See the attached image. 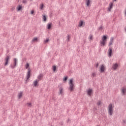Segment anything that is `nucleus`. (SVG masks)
Wrapping results in <instances>:
<instances>
[{
  "mask_svg": "<svg viewBox=\"0 0 126 126\" xmlns=\"http://www.w3.org/2000/svg\"><path fill=\"white\" fill-rule=\"evenodd\" d=\"M107 111L109 116H113V114L114 113V106H113V104H112V103L109 104L108 105L107 107Z\"/></svg>",
  "mask_w": 126,
  "mask_h": 126,
  "instance_id": "1",
  "label": "nucleus"
},
{
  "mask_svg": "<svg viewBox=\"0 0 126 126\" xmlns=\"http://www.w3.org/2000/svg\"><path fill=\"white\" fill-rule=\"evenodd\" d=\"M68 84V90L69 91H70V92H72V91L74 90V83H73V80L72 79H70Z\"/></svg>",
  "mask_w": 126,
  "mask_h": 126,
  "instance_id": "2",
  "label": "nucleus"
},
{
  "mask_svg": "<svg viewBox=\"0 0 126 126\" xmlns=\"http://www.w3.org/2000/svg\"><path fill=\"white\" fill-rule=\"evenodd\" d=\"M99 42L101 47H104L105 45H106V43H107V36L106 35H103L101 37V40Z\"/></svg>",
  "mask_w": 126,
  "mask_h": 126,
  "instance_id": "3",
  "label": "nucleus"
},
{
  "mask_svg": "<svg viewBox=\"0 0 126 126\" xmlns=\"http://www.w3.org/2000/svg\"><path fill=\"white\" fill-rule=\"evenodd\" d=\"M17 63H18V60H17V59L14 58L13 63H11L10 65L11 68H12V69L15 68V67H16V65H17Z\"/></svg>",
  "mask_w": 126,
  "mask_h": 126,
  "instance_id": "4",
  "label": "nucleus"
},
{
  "mask_svg": "<svg viewBox=\"0 0 126 126\" xmlns=\"http://www.w3.org/2000/svg\"><path fill=\"white\" fill-rule=\"evenodd\" d=\"M105 70H106V67L104 64H102L100 67L99 72L103 73L105 72Z\"/></svg>",
  "mask_w": 126,
  "mask_h": 126,
  "instance_id": "5",
  "label": "nucleus"
},
{
  "mask_svg": "<svg viewBox=\"0 0 126 126\" xmlns=\"http://www.w3.org/2000/svg\"><path fill=\"white\" fill-rule=\"evenodd\" d=\"M119 67V64L118 63H115L112 64V68L114 70H116Z\"/></svg>",
  "mask_w": 126,
  "mask_h": 126,
  "instance_id": "6",
  "label": "nucleus"
},
{
  "mask_svg": "<svg viewBox=\"0 0 126 126\" xmlns=\"http://www.w3.org/2000/svg\"><path fill=\"white\" fill-rule=\"evenodd\" d=\"M113 5H114V3L112 2H110L109 4L108 8L107 9V11H109V12L111 11V9L113 8Z\"/></svg>",
  "mask_w": 126,
  "mask_h": 126,
  "instance_id": "7",
  "label": "nucleus"
},
{
  "mask_svg": "<svg viewBox=\"0 0 126 126\" xmlns=\"http://www.w3.org/2000/svg\"><path fill=\"white\" fill-rule=\"evenodd\" d=\"M113 52V49L112 47H110L108 50V57H112V53Z\"/></svg>",
  "mask_w": 126,
  "mask_h": 126,
  "instance_id": "8",
  "label": "nucleus"
},
{
  "mask_svg": "<svg viewBox=\"0 0 126 126\" xmlns=\"http://www.w3.org/2000/svg\"><path fill=\"white\" fill-rule=\"evenodd\" d=\"M9 56H6V57L5 58L4 61H5V63H4V65H7L8 64V61H9L10 59Z\"/></svg>",
  "mask_w": 126,
  "mask_h": 126,
  "instance_id": "9",
  "label": "nucleus"
},
{
  "mask_svg": "<svg viewBox=\"0 0 126 126\" xmlns=\"http://www.w3.org/2000/svg\"><path fill=\"white\" fill-rule=\"evenodd\" d=\"M92 93H93V90L92 89H89L87 91V94L89 96H91L92 95Z\"/></svg>",
  "mask_w": 126,
  "mask_h": 126,
  "instance_id": "10",
  "label": "nucleus"
},
{
  "mask_svg": "<svg viewBox=\"0 0 126 126\" xmlns=\"http://www.w3.org/2000/svg\"><path fill=\"white\" fill-rule=\"evenodd\" d=\"M126 87H123L121 90V94L122 95H126Z\"/></svg>",
  "mask_w": 126,
  "mask_h": 126,
  "instance_id": "11",
  "label": "nucleus"
},
{
  "mask_svg": "<svg viewBox=\"0 0 126 126\" xmlns=\"http://www.w3.org/2000/svg\"><path fill=\"white\" fill-rule=\"evenodd\" d=\"M59 94H60V95H63V87L59 88Z\"/></svg>",
  "mask_w": 126,
  "mask_h": 126,
  "instance_id": "12",
  "label": "nucleus"
},
{
  "mask_svg": "<svg viewBox=\"0 0 126 126\" xmlns=\"http://www.w3.org/2000/svg\"><path fill=\"white\" fill-rule=\"evenodd\" d=\"M31 72V70H30V68L28 69V71L27 73V79L28 80L30 78V73Z\"/></svg>",
  "mask_w": 126,
  "mask_h": 126,
  "instance_id": "13",
  "label": "nucleus"
},
{
  "mask_svg": "<svg viewBox=\"0 0 126 126\" xmlns=\"http://www.w3.org/2000/svg\"><path fill=\"white\" fill-rule=\"evenodd\" d=\"M113 43H114V37H111L110 38L108 46H113Z\"/></svg>",
  "mask_w": 126,
  "mask_h": 126,
  "instance_id": "14",
  "label": "nucleus"
},
{
  "mask_svg": "<svg viewBox=\"0 0 126 126\" xmlns=\"http://www.w3.org/2000/svg\"><path fill=\"white\" fill-rule=\"evenodd\" d=\"M42 78H43V74H39L38 75L37 79H36V80H39V81H40V80H42Z\"/></svg>",
  "mask_w": 126,
  "mask_h": 126,
  "instance_id": "15",
  "label": "nucleus"
},
{
  "mask_svg": "<svg viewBox=\"0 0 126 126\" xmlns=\"http://www.w3.org/2000/svg\"><path fill=\"white\" fill-rule=\"evenodd\" d=\"M44 7H45V5H44L43 3H41V4H39V9H40V10H43V9L44 8Z\"/></svg>",
  "mask_w": 126,
  "mask_h": 126,
  "instance_id": "16",
  "label": "nucleus"
},
{
  "mask_svg": "<svg viewBox=\"0 0 126 126\" xmlns=\"http://www.w3.org/2000/svg\"><path fill=\"white\" fill-rule=\"evenodd\" d=\"M39 83V80H35L33 81V84L34 86V87H36L37 86V84Z\"/></svg>",
  "mask_w": 126,
  "mask_h": 126,
  "instance_id": "17",
  "label": "nucleus"
},
{
  "mask_svg": "<svg viewBox=\"0 0 126 126\" xmlns=\"http://www.w3.org/2000/svg\"><path fill=\"white\" fill-rule=\"evenodd\" d=\"M16 8L18 11H20V10H22V5H19L17 6Z\"/></svg>",
  "mask_w": 126,
  "mask_h": 126,
  "instance_id": "18",
  "label": "nucleus"
},
{
  "mask_svg": "<svg viewBox=\"0 0 126 126\" xmlns=\"http://www.w3.org/2000/svg\"><path fill=\"white\" fill-rule=\"evenodd\" d=\"M42 20L44 22H46L47 21V16L45 15H42Z\"/></svg>",
  "mask_w": 126,
  "mask_h": 126,
  "instance_id": "19",
  "label": "nucleus"
},
{
  "mask_svg": "<svg viewBox=\"0 0 126 126\" xmlns=\"http://www.w3.org/2000/svg\"><path fill=\"white\" fill-rule=\"evenodd\" d=\"M23 94V92H21L18 94V96L19 99H20V98H21V97H22Z\"/></svg>",
  "mask_w": 126,
  "mask_h": 126,
  "instance_id": "20",
  "label": "nucleus"
},
{
  "mask_svg": "<svg viewBox=\"0 0 126 126\" xmlns=\"http://www.w3.org/2000/svg\"><path fill=\"white\" fill-rule=\"evenodd\" d=\"M47 29H48V30H50V29H51V28H52V23H49L47 25Z\"/></svg>",
  "mask_w": 126,
  "mask_h": 126,
  "instance_id": "21",
  "label": "nucleus"
},
{
  "mask_svg": "<svg viewBox=\"0 0 126 126\" xmlns=\"http://www.w3.org/2000/svg\"><path fill=\"white\" fill-rule=\"evenodd\" d=\"M86 2L87 6H89L91 1H90V0H86Z\"/></svg>",
  "mask_w": 126,
  "mask_h": 126,
  "instance_id": "22",
  "label": "nucleus"
},
{
  "mask_svg": "<svg viewBox=\"0 0 126 126\" xmlns=\"http://www.w3.org/2000/svg\"><path fill=\"white\" fill-rule=\"evenodd\" d=\"M82 25H83V21H81L79 23V27H81V26H82Z\"/></svg>",
  "mask_w": 126,
  "mask_h": 126,
  "instance_id": "23",
  "label": "nucleus"
},
{
  "mask_svg": "<svg viewBox=\"0 0 126 126\" xmlns=\"http://www.w3.org/2000/svg\"><path fill=\"white\" fill-rule=\"evenodd\" d=\"M37 41H38V38H37V37H34V38L32 40V42H37Z\"/></svg>",
  "mask_w": 126,
  "mask_h": 126,
  "instance_id": "24",
  "label": "nucleus"
},
{
  "mask_svg": "<svg viewBox=\"0 0 126 126\" xmlns=\"http://www.w3.org/2000/svg\"><path fill=\"white\" fill-rule=\"evenodd\" d=\"M89 39L90 40H93V35L92 34H90L89 36Z\"/></svg>",
  "mask_w": 126,
  "mask_h": 126,
  "instance_id": "25",
  "label": "nucleus"
},
{
  "mask_svg": "<svg viewBox=\"0 0 126 126\" xmlns=\"http://www.w3.org/2000/svg\"><path fill=\"white\" fill-rule=\"evenodd\" d=\"M49 38H46V40H44V44H47V43H48V42H49Z\"/></svg>",
  "mask_w": 126,
  "mask_h": 126,
  "instance_id": "26",
  "label": "nucleus"
},
{
  "mask_svg": "<svg viewBox=\"0 0 126 126\" xmlns=\"http://www.w3.org/2000/svg\"><path fill=\"white\" fill-rule=\"evenodd\" d=\"M27 106L30 108V107H32V104H31V103H28Z\"/></svg>",
  "mask_w": 126,
  "mask_h": 126,
  "instance_id": "27",
  "label": "nucleus"
},
{
  "mask_svg": "<svg viewBox=\"0 0 126 126\" xmlns=\"http://www.w3.org/2000/svg\"><path fill=\"white\" fill-rule=\"evenodd\" d=\"M25 67H26V69H27V68H28L29 67V64L28 63H27V64L25 65Z\"/></svg>",
  "mask_w": 126,
  "mask_h": 126,
  "instance_id": "28",
  "label": "nucleus"
},
{
  "mask_svg": "<svg viewBox=\"0 0 126 126\" xmlns=\"http://www.w3.org/2000/svg\"><path fill=\"white\" fill-rule=\"evenodd\" d=\"M22 3L26 4V3H27V0H23Z\"/></svg>",
  "mask_w": 126,
  "mask_h": 126,
  "instance_id": "29",
  "label": "nucleus"
},
{
  "mask_svg": "<svg viewBox=\"0 0 126 126\" xmlns=\"http://www.w3.org/2000/svg\"><path fill=\"white\" fill-rule=\"evenodd\" d=\"M69 39H70V35H68L67 38V41L68 42H69Z\"/></svg>",
  "mask_w": 126,
  "mask_h": 126,
  "instance_id": "30",
  "label": "nucleus"
},
{
  "mask_svg": "<svg viewBox=\"0 0 126 126\" xmlns=\"http://www.w3.org/2000/svg\"><path fill=\"white\" fill-rule=\"evenodd\" d=\"M57 69V67L56 66H53V71H56V69Z\"/></svg>",
  "mask_w": 126,
  "mask_h": 126,
  "instance_id": "31",
  "label": "nucleus"
},
{
  "mask_svg": "<svg viewBox=\"0 0 126 126\" xmlns=\"http://www.w3.org/2000/svg\"><path fill=\"white\" fill-rule=\"evenodd\" d=\"M92 76H93V77H95V76H96V73H93L92 74Z\"/></svg>",
  "mask_w": 126,
  "mask_h": 126,
  "instance_id": "32",
  "label": "nucleus"
},
{
  "mask_svg": "<svg viewBox=\"0 0 126 126\" xmlns=\"http://www.w3.org/2000/svg\"><path fill=\"white\" fill-rule=\"evenodd\" d=\"M97 105L98 106H100V105H101V101H98L97 103Z\"/></svg>",
  "mask_w": 126,
  "mask_h": 126,
  "instance_id": "33",
  "label": "nucleus"
},
{
  "mask_svg": "<svg viewBox=\"0 0 126 126\" xmlns=\"http://www.w3.org/2000/svg\"><path fill=\"white\" fill-rule=\"evenodd\" d=\"M98 30H100V31L103 30V27L100 26V27L98 28Z\"/></svg>",
  "mask_w": 126,
  "mask_h": 126,
  "instance_id": "34",
  "label": "nucleus"
},
{
  "mask_svg": "<svg viewBox=\"0 0 126 126\" xmlns=\"http://www.w3.org/2000/svg\"><path fill=\"white\" fill-rule=\"evenodd\" d=\"M67 80V77H65L63 79V81H66Z\"/></svg>",
  "mask_w": 126,
  "mask_h": 126,
  "instance_id": "35",
  "label": "nucleus"
},
{
  "mask_svg": "<svg viewBox=\"0 0 126 126\" xmlns=\"http://www.w3.org/2000/svg\"><path fill=\"white\" fill-rule=\"evenodd\" d=\"M34 10H32L31 11V14H34Z\"/></svg>",
  "mask_w": 126,
  "mask_h": 126,
  "instance_id": "36",
  "label": "nucleus"
},
{
  "mask_svg": "<svg viewBox=\"0 0 126 126\" xmlns=\"http://www.w3.org/2000/svg\"><path fill=\"white\" fill-rule=\"evenodd\" d=\"M99 66V63H97L96 64V67H98Z\"/></svg>",
  "mask_w": 126,
  "mask_h": 126,
  "instance_id": "37",
  "label": "nucleus"
},
{
  "mask_svg": "<svg viewBox=\"0 0 126 126\" xmlns=\"http://www.w3.org/2000/svg\"><path fill=\"white\" fill-rule=\"evenodd\" d=\"M123 123L124 124H126V120H123Z\"/></svg>",
  "mask_w": 126,
  "mask_h": 126,
  "instance_id": "38",
  "label": "nucleus"
},
{
  "mask_svg": "<svg viewBox=\"0 0 126 126\" xmlns=\"http://www.w3.org/2000/svg\"><path fill=\"white\" fill-rule=\"evenodd\" d=\"M12 10H14L15 8H14V7H13V8H12Z\"/></svg>",
  "mask_w": 126,
  "mask_h": 126,
  "instance_id": "39",
  "label": "nucleus"
},
{
  "mask_svg": "<svg viewBox=\"0 0 126 126\" xmlns=\"http://www.w3.org/2000/svg\"><path fill=\"white\" fill-rule=\"evenodd\" d=\"M117 0H113V1H116Z\"/></svg>",
  "mask_w": 126,
  "mask_h": 126,
  "instance_id": "40",
  "label": "nucleus"
}]
</instances>
